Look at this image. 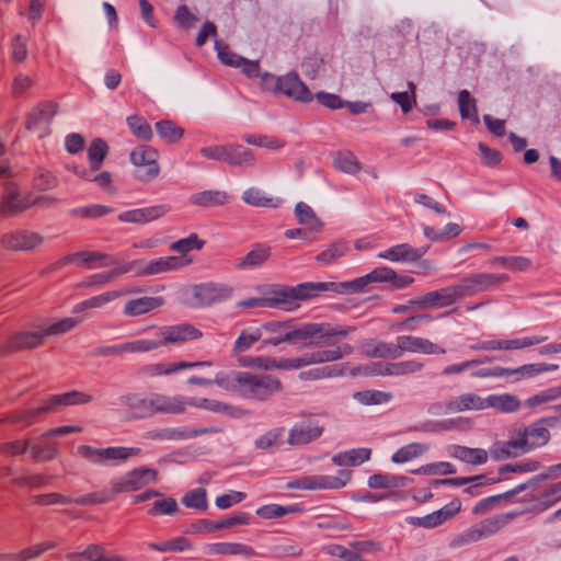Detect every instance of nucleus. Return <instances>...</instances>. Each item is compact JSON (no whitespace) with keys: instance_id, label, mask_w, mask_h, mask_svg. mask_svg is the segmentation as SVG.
<instances>
[{"instance_id":"24","label":"nucleus","mask_w":561,"mask_h":561,"mask_svg":"<svg viewBox=\"0 0 561 561\" xmlns=\"http://www.w3.org/2000/svg\"><path fill=\"white\" fill-rule=\"evenodd\" d=\"M461 504L459 501H453L442 510L423 517L420 524L425 527H435L445 520L451 518L460 511Z\"/></svg>"},{"instance_id":"25","label":"nucleus","mask_w":561,"mask_h":561,"mask_svg":"<svg viewBox=\"0 0 561 561\" xmlns=\"http://www.w3.org/2000/svg\"><path fill=\"white\" fill-rule=\"evenodd\" d=\"M201 336L198 330L190 325H179L167 329L163 332L164 343H178L195 340Z\"/></svg>"},{"instance_id":"61","label":"nucleus","mask_w":561,"mask_h":561,"mask_svg":"<svg viewBox=\"0 0 561 561\" xmlns=\"http://www.w3.org/2000/svg\"><path fill=\"white\" fill-rule=\"evenodd\" d=\"M483 121L488 127V129L496 135V136H504L505 135V121L493 118L490 115H485L483 117Z\"/></svg>"},{"instance_id":"32","label":"nucleus","mask_w":561,"mask_h":561,"mask_svg":"<svg viewBox=\"0 0 561 561\" xmlns=\"http://www.w3.org/2000/svg\"><path fill=\"white\" fill-rule=\"evenodd\" d=\"M263 340L262 328H249L240 334L234 343V348L238 352L249 350L257 341Z\"/></svg>"},{"instance_id":"50","label":"nucleus","mask_w":561,"mask_h":561,"mask_svg":"<svg viewBox=\"0 0 561 561\" xmlns=\"http://www.w3.org/2000/svg\"><path fill=\"white\" fill-rule=\"evenodd\" d=\"M240 362L245 367H256L265 370L283 367V365H278L274 359L263 357H244Z\"/></svg>"},{"instance_id":"44","label":"nucleus","mask_w":561,"mask_h":561,"mask_svg":"<svg viewBox=\"0 0 561 561\" xmlns=\"http://www.w3.org/2000/svg\"><path fill=\"white\" fill-rule=\"evenodd\" d=\"M187 367H207L209 368V364H187V363H171V364H158L152 366L153 375H168L175 373L180 369Z\"/></svg>"},{"instance_id":"20","label":"nucleus","mask_w":561,"mask_h":561,"mask_svg":"<svg viewBox=\"0 0 561 561\" xmlns=\"http://www.w3.org/2000/svg\"><path fill=\"white\" fill-rule=\"evenodd\" d=\"M163 305L160 297H141L133 299L125 305L124 311L128 316H140Z\"/></svg>"},{"instance_id":"17","label":"nucleus","mask_w":561,"mask_h":561,"mask_svg":"<svg viewBox=\"0 0 561 561\" xmlns=\"http://www.w3.org/2000/svg\"><path fill=\"white\" fill-rule=\"evenodd\" d=\"M46 335L41 331H24L16 333L10 340L13 350H31L44 343Z\"/></svg>"},{"instance_id":"60","label":"nucleus","mask_w":561,"mask_h":561,"mask_svg":"<svg viewBox=\"0 0 561 561\" xmlns=\"http://www.w3.org/2000/svg\"><path fill=\"white\" fill-rule=\"evenodd\" d=\"M316 98L321 104L330 108H341L344 106V103L336 94L319 92Z\"/></svg>"},{"instance_id":"64","label":"nucleus","mask_w":561,"mask_h":561,"mask_svg":"<svg viewBox=\"0 0 561 561\" xmlns=\"http://www.w3.org/2000/svg\"><path fill=\"white\" fill-rule=\"evenodd\" d=\"M322 66V60L316 56L308 57L302 62V68L307 76L314 78Z\"/></svg>"},{"instance_id":"53","label":"nucleus","mask_w":561,"mask_h":561,"mask_svg":"<svg viewBox=\"0 0 561 561\" xmlns=\"http://www.w3.org/2000/svg\"><path fill=\"white\" fill-rule=\"evenodd\" d=\"M270 252L264 248H256L249 252L247 256L243 259V265H259L267 260Z\"/></svg>"},{"instance_id":"34","label":"nucleus","mask_w":561,"mask_h":561,"mask_svg":"<svg viewBox=\"0 0 561 561\" xmlns=\"http://www.w3.org/2000/svg\"><path fill=\"white\" fill-rule=\"evenodd\" d=\"M108 147L105 141L101 139H94L88 148V157L93 170H98L101 162L107 154Z\"/></svg>"},{"instance_id":"6","label":"nucleus","mask_w":561,"mask_h":561,"mask_svg":"<svg viewBox=\"0 0 561 561\" xmlns=\"http://www.w3.org/2000/svg\"><path fill=\"white\" fill-rule=\"evenodd\" d=\"M545 423L546 421L535 423L516 438L510 440L508 446L520 450L543 446L550 438Z\"/></svg>"},{"instance_id":"45","label":"nucleus","mask_w":561,"mask_h":561,"mask_svg":"<svg viewBox=\"0 0 561 561\" xmlns=\"http://www.w3.org/2000/svg\"><path fill=\"white\" fill-rule=\"evenodd\" d=\"M391 99L398 103L404 113H408L415 105V87L410 83V92L392 93Z\"/></svg>"},{"instance_id":"11","label":"nucleus","mask_w":561,"mask_h":561,"mask_svg":"<svg viewBox=\"0 0 561 561\" xmlns=\"http://www.w3.org/2000/svg\"><path fill=\"white\" fill-rule=\"evenodd\" d=\"M507 280L508 276L506 274L484 273L465 279L461 284V287L466 291V295H468L506 283Z\"/></svg>"},{"instance_id":"47","label":"nucleus","mask_w":561,"mask_h":561,"mask_svg":"<svg viewBox=\"0 0 561 561\" xmlns=\"http://www.w3.org/2000/svg\"><path fill=\"white\" fill-rule=\"evenodd\" d=\"M128 125L133 133L140 139H149L151 136V129L147 122L138 116H131L128 118Z\"/></svg>"},{"instance_id":"7","label":"nucleus","mask_w":561,"mask_h":561,"mask_svg":"<svg viewBox=\"0 0 561 561\" xmlns=\"http://www.w3.org/2000/svg\"><path fill=\"white\" fill-rule=\"evenodd\" d=\"M38 202V198L32 194L10 186L2 198L0 213L3 215H13L37 204Z\"/></svg>"},{"instance_id":"14","label":"nucleus","mask_w":561,"mask_h":561,"mask_svg":"<svg viewBox=\"0 0 561 561\" xmlns=\"http://www.w3.org/2000/svg\"><path fill=\"white\" fill-rule=\"evenodd\" d=\"M238 382L241 385V387L251 392L252 394L256 397H264L267 394V390L278 389L279 383L278 381L274 380H257L254 377H252L250 374L242 373L239 374L237 377Z\"/></svg>"},{"instance_id":"1","label":"nucleus","mask_w":561,"mask_h":561,"mask_svg":"<svg viewBox=\"0 0 561 561\" xmlns=\"http://www.w3.org/2000/svg\"><path fill=\"white\" fill-rule=\"evenodd\" d=\"M348 334L342 329L329 323H307L285 333L286 341L318 345L322 350L312 355L310 362L321 363L335 360L350 352V346L342 343Z\"/></svg>"},{"instance_id":"18","label":"nucleus","mask_w":561,"mask_h":561,"mask_svg":"<svg viewBox=\"0 0 561 561\" xmlns=\"http://www.w3.org/2000/svg\"><path fill=\"white\" fill-rule=\"evenodd\" d=\"M243 201L255 207H277L279 199L259 187H249L243 193Z\"/></svg>"},{"instance_id":"52","label":"nucleus","mask_w":561,"mask_h":561,"mask_svg":"<svg viewBox=\"0 0 561 561\" xmlns=\"http://www.w3.org/2000/svg\"><path fill=\"white\" fill-rule=\"evenodd\" d=\"M102 549L96 546H91L82 552L70 554L71 561H100Z\"/></svg>"},{"instance_id":"28","label":"nucleus","mask_w":561,"mask_h":561,"mask_svg":"<svg viewBox=\"0 0 561 561\" xmlns=\"http://www.w3.org/2000/svg\"><path fill=\"white\" fill-rule=\"evenodd\" d=\"M491 407L501 412H515L520 407V401L517 397L512 394H495L486 399V408Z\"/></svg>"},{"instance_id":"9","label":"nucleus","mask_w":561,"mask_h":561,"mask_svg":"<svg viewBox=\"0 0 561 561\" xmlns=\"http://www.w3.org/2000/svg\"><path fill=\"white\" fill-rule=\"evenodd\" d=\"M1 243L9 250L30 251L38 248L43 243V238L36 232L19 231L4 234Z\"/></svg>"},{"instance_id":"57","label":"nucleus","mask_w":561,"mask_h":561,"mask_svg":"<svg viewBox=\"0 0 561 561\" xmlns=\"http://www.w3.org/2000/svg\"><path fill=\"white\" fill-rule=\"evenodd\" d=\"M244 499V494L242 492H230L229 494L221 495L217 497L216 505L219 508H229L230 506L241 502Z\"/></svg>"},{"instance_id":"19","label":"nucleus","mask_w":561,"mask_h":561,"mask_svg":"<svg viewBox=\"0 0 561 561\" xmlns=\"http://www.w3.org/2000/svg\"><path fill=\"white\" fill-rule=\"evenodd\" d=\"M192 204L201 207L222 206L229 202V195L224 191H204L190 197Z\"/></svg>"},{"instance_id":"26","label":"nucleus","mask_w":561,"mask_h":561,"mask_svg":"<svg viewBox=\"0 0 561 561\" xmlns=\"http://www.w3.org/2000/svg\"><path fill=\"white\" fill-rule=\"evenodd\" d=\"M458 105L462 118L470 119L476 125L479 124L477 101L467 90L459 93Z\"/></svg>"},{"instance_id":"55","label":"nucleus","mask_w":561,"mask_h":561,"mask_svg":"<svg viewBox=\"0 0 561 561\" xmlns=\"http://www.w3.org/2000/svg\"><path fill=\"white\" fill-rule=\"evenodd\" d=\"M460 410H480L486 408V400H482L476 396H465L458 402Z\"/></svg>"},{"instance_id":"58","label":"nucleus","mask_w":561,"mask_h":561,"mask_svg":"<svg viewBox=\"0 0 561 561\" xmlns=\"http://www.w3.org/2000/svg\"><path fill=\"white\" fill-rule=\"evenodd\" d=\"M538 343V341H535L533 339H516V340H505L502 342H499L497 347L502 350H518L531 346L534 344Z\"/></svg>"},{"instance_id":"10","label":"nucleus","mask_w":561,"mask_h":561,"mask_svg":"<svg viewBox=\"0 0 561 561\" xmlns=\"http://www.w3.org/2000/svg\"><path fill=\"white\" fill-rule=\"evenodd\" d=\"M157 473L150 469H138L129 472L124 479L115 483L113 490L115 493L125 492L129 490H137L154 482Z\"/></svg>"},{"instance_id":"56","label":"nucleus","mask_w":561,"mask_h":561,"mask_svg":"<svg viewBox=\"0 0 561 561\" xmlns=\"http://www.w3.org/2000/svg\"><path fill=\"white\" fill-rule=\"evenodd\" d=\"M355 399L363 404H379L387 401L388 397L380 392L364 391L356 393Z\"/></svg>"},{"instance_id":"15","label":"nucleus","mask_w":561,"mask_h":561,"mask_svg":"<svg viewBox=\"0 0 561 561\" xmlns=\"http://www.w3.org/2000/svg\"><path fill=\"white\" fill-rule=\"evenodd\" d=\"M146 410L165 413H182L185 411L186 403L178 397H156L151 400L141 402Z\"/></svg>"},{"instance_id":"54","label":"nucleus","mask_w":561,"mask_h":561,"mask_svg":"<svg viewBox=\"0 0 561 561\" xmlns=\"http://www.w3.org/2000/svg\"><path fill=\"white\" fill-rule=\"evenodd\" d=\"M422 453V447L419 445H410L401 448L393 456V460L396 462H405L415 457H417Z\"/></svg>"},{"instance_id":"40","label":"nucleus","mask_w":561,"mask_h":561,"mask_svg":"<svg viewBox=\"0 0 561 561\" xmlns=\"http://www.w3.org/2000/svg\"><path fill=\"white\" fill-rule=\"evenodd\" d=\"M159 135L168 141H178L183 137L184 130L170 121H163L157 124Z\"/></svg>"},{"instance_id":"2","label":"nucleus","mask_w":561,"mask_h":561,"mask_svg":"<svg viewBox=\"0 0 561 561\" xmlns=\"http://www.w3.org/2000/svg\"><path fill=\"white\" fill-rule=\"evenodd\" d=\"M322 286L300 285L295 288L278 286H264L259 288V295L238 302L241 308H294L298 301L306 300L313 296L317 289Z\"/></svg>"},{"instance_id":"16","label":"nucleus","mask_w":561,"mask_h":561,"mask_svg":"<svg viewBox=\"0 0 561 561\" xmlns=\"http://www.w3.org/2000/svg\"><path fill=\"white\" fill-rule=\"evenodd\" d=\"M190 260L185 256H164L150 262L145 268V274H159L188 265Z\"/></svg>"},{"instance_id":"12","label":"nucleus","mask_w":561,"mask_h":561,"mask_svg":"<svg viewBox=\"0 0 561 561\" xmlns=\"http://www.w3.org/2000/svg\"><path fill=\"white\" fill-rule=\"evenodd\" d=\"M79 453L95 463H104L112 460L126 459L129 456V451L125 448L93 449L88 446H82L79 448Z\"/></svg>"},{"instance_id":"3","label":"nucleus","mask_w":561,"mask_h":561,"mask_svg":"<svg viewBox=\"0 0 561 561\" xmlns=\"http://www.w3.org/2000/svg\"><path fill=\"white\" fill-rule=\"evenodd\" d=\"M261 83L265 89L280 91L298 101L308 102L312 100V94L309 89L293 73L280 79H276L270 73H264L261 76Z\"/></svg>"},{"instance_id":"59","label":"nucleus","mask_w":561,"mask_h":561,"mask_svg":"<svg viewBox=\"0 0 561 561\" xmlns=\"http://www.w3.org/2000/svg\"><path fill=\"white\" fill-rule=\"evenodd\" d=\"M282 436V430L273 428L265 432L257 440V444L263 448H270L276 445Z\"/></svg>"},{"instance_id":"42","label":"nucleus","mask_w":561,"mask_h":561,"mask_svg":"<svg viewBox=\"0 0 561 561\" xmlns=\"http://www.w3.org/2000/svg\"><path fill=\"white\" fill-rule=\"evenodd\" d=\"M183 503L185 506L196 510H206L207 508V494L203 489L193 490L186 493L183 499Z\"/></svg>"},{"instance_id":"27","label":"nucleus","mask_w":561,"mask_h":561,"mask_svg":"<svg viewBox=\"0 0 561 561\" xmlns=\"http://www.w3.org/2000/svg\"><path fill=\"white\" fill-rule=\"evenodd\" d=\"M263 332V341L267 344L277 345L287 342L285 333L290 332L285 323L270 322L261 327Z\"/></svg>"},{"instance_id":"35","label":"nucleus","mask_w":561,"mask_h":561,"mask_svg":"<svg viewBox=\"0 0 561 561\" xmlns=\"http://www.w3.org/2000/svg\"><path fill=\"white\" fill-rule=\"evenodd\" d=\"M204 242L199 240L196 236H191L186 239H182L171 245V249L175 252H179V256H185L192 262V257L190 256V252L194 250H201Z\"/></svg>"},{"instance_id":"46","label":"nucleus","mask_w":561,"mask_h":561,"mask_svg":"<svg viewBox=\"0 0 561 561\" xmlns=\"http://www.w3.org/2000/svg\"><path fill=\"white\" fill-rule=\"evenodd\" d=\"M122 295L121 291L114 290V291H107L101 295H98L95 297H92L84 302H82L80 306H78L79 310H84L88 308H98L101 307L104 304L110 302L111 300L119 297Z\"/></svg>"},{"instance_id":"29","label":"nucleus","mask_w":561,"mask_h":561,"mask_svg":"<svg viewBox=\"0 0 561 561\" xmlns=\"http://www.w3.org/2000/svg\"><path fill=\"white\" fill-rule=\"evenodd\" d=\"M370 457V449L358 448L337 455L334 461L340 466H358Z\"/></svg>"},{"instance_id":"41","label":"nucleus","mask_w":561,"mask_h":561,"mask_svg":"<svg viewBox=\"0 0 561 561\" xmlns=\"http://www.w3.org/2000/svg\"><path fill=\"white\" fill-rule=\"evenodd\" d=\"M178 511V503L172 497H157L149 513L151 515H171Z\"/></svg>"},{"instance_id":"49","label":"nucleus","mask_w":561,"mask_h":561,"mask_svg":"<svg viewBox=\"0 0 561 561\" xmlns=\"http://www.w3.org/2000/svg\"><path fill=\"white\" fill-rule=\"evenodd\" d=\"M380 256L391 261H399L414 259L416 254L414 251L409 250L405 245H397L381 253Z\"/></svg>"},{"instance_id":"4","label":"nucleus","mask_w":561,"mask_h":561,"mask_svg":"<svg viewBox=\"0 0 561 561\" xmlns=\"http://www.w3.org/2000/svg\"><path fill=\"white\" fill-rule=\"evenodd\" d=\"M389 282L392 287H405L413 282V278L408 275H398L393 271L382 267L373 271L371 273L359 277L355 280L343 284V287L350 291H360L371 283Z\"/></svg>"},{"instance_id":"33","label":"nucleus","mask_w":561,"mask_h":561,"mask_svg":"<svg viewBox=\"0 0 561 561\" xmlns=\"http://www.w3.org/2000/svg\"><path fill=\"white\" fill-rule=\"evenodd\" d=\"M196 298L202 304H210L227 297V291L214 285H202L196 288Z\"/></svg>"},{"instance_id":"13","label":"nucleus","mask_w":561,"mask_h":561,"mask_svg":"<svg viewBox=\"0 0 561 561\" xmlns=\"http://www.w3.org/2000/svg\"><path fill=\"white\" fill-rule=\"evenodd\" d=\"M162 206H152L140 209H129L119 214L118 219L128 224H146L156 220L164 215Z\"/></svg>"},{"instance_id":"21","label":"nucleus","mask_w":561,"mask_h":561,"mask_svg":"<svg viewBox=\"0 0 561 561\" xmlns=\"http://www.w3.org/2000/svg\"><path fill=\"white\" fill-rule=\"evenodd\" d=\"M322 427L313 424H305L294 428L288 436L289 445H304L318 438L322 434Z\"/></svg>"},{"instance_id":"48","label":"nucleus","mask_w":561,"mask_h":561,"mask_svg":"<svg viewBox=\"0 0 561 561\" xmlns=\"http://www.w3.org/2000/svg\"><path fill=\"white\" fill-rule=\"evenodd\" d=\"M203 157L211 160L226 162L228 157V146L226 145H211L201 149Z\"/></svg>"},{"instance_id":"5","label":"nucleus","mask_w":561,"mask_h":561,"mask_svg":"<svg viewBox=\"0 0 561 561\" xmlns=\"http://www.w3.org/2000/svg\"><path fill=\"white\" fill-rule=\"evenodd\" d=\"M466 296L461 284L427 295L423 300L412 304L413 310L439 309L455 304Z\"/></svg>"},{"instance_id":"62","label":"nucleus","mask_w":561,"mask_h":561,"mask_svg":"<svg viewBox=\"0 0 561 561\" xmlns=\"http://www.w3.org/2000/svg\"><path fill=\"white\" fill-rule=\"evenodd\" d=\"M65 146L68 152L77 153L83 149L84 140L78 134H71L66 137Z\"/></svg>"},{"instance_id":"30","label":"nucleus","mask_w":561,"mask_h":561,"mask_svg":"<svg viewBox=\"0 0 561 561\" xmlns=\"http://www.w3.org/2000/svg\"><path fill=\"white\" fill-rule=\"evenodd\" d=\"M493 265L503 266L514 272H525L531 266V260L526 256H500L492 260Z\"/></svg>"},{"instance_id":"51","label":"nucleus","mask_w":561,"mask_h":561,"mask_svg":"<svg viewBox=\"0 0 561 561\" xmlns=\"http://www.w3.org/2000/svg\"><path fill=\"white\" fill-rule=\"evenodd\" d=\"M174 19L175 22L184 28H191L197 22V18L185 5H182L176 10Z\"/></svg>"},{"instance_id":"63","label":"nucleus","mask_w":561,"mask_h":561,"mask_svg":"<svg viewBox=\"0 0 561 561\" xmlns=\"http://www.w3.org/2000/svg\"><path fill=\"white\" fill-rule=\"evenodd\" d=\"M216 35V25L211 22H206L203 24L202 28L199 30L197 37H196V44L198 46H202L206 43L208 37H214Z\"/></svg>"},{"instance_id":"37","label":"nucleus","mask_w":561,"mask_h":561,"mask_svg":"<svg viewBox=\"0 0 561 561\" xmlns=\"http://www.w3.org/2000/svg\"><path fill=\"white\" fill-rule=\"evenodd\" d=\"M456 457L471 465H480L486 461L488 454L483 449L459 447L456 449Z\"/></svg>"},{"instance_id":"23","label":"nucleus","mask_w":561,"mask_h":561,"mask_svg":"<svg viewBox=\"0 0 561 561\" xmlns=\"http://www.w3.org/2000/svg\"><path fill=\"white\" fill-rule=\"evenodd\" d=\"M348 479L350 474L347 472H342L337 477L306 479L301 481V486L305 489H336L345 485Z\"/></svg>"},{"instance_id":"43","label":"nucleus","mask_w":561,"mask_h":561,"mask_svg":"<svg viewBox=\"0 0 561 561\" xmlns=\"http://www.w3.org/2000/svg\"><path fill=\"white\" fill-rule=\"evenodd\" d=\"M216 50L219 59L228 66L239 67L242 62V57L233 53L224 42H216Z\"/></svg>"},{"instance_id":"39","label":"nucleus","mask_w":561,"mask_h":561,"mask_svg":"<svg viewBox=\"0 0 561 561\" xmlns=\"http://www.w3.org/2000/svg\"><path fill=\"white\" fill-rule=\"evenodd\" d=\"M245 140L250 145L263 147L270 150H277L284 146L280 139L271 135H252L248 136Z\"/></svg>"},{"instance_id":"36","label":"nucleus","mask_w":561,"mask_h":561,"mask_svg":"<svg viewBox=\"0 0 561 561\" xmlns=\"http://www.w3.org/2000/svg\"><path fill=\"white\" fill-rule=\"evenodd\" d=\"M78 324V320L75 318H64L54 321L44 328V334L47 336L65 334Z\"/></svg>"},{"instance_id":"22","label":"nucleus","mask_w":561,"mask_h":561,"mask_svg":"<svg viewBox=\"0 0 561 561\" xmlns=\"http://www.w3.org/2000/svg\"><path fill=\"white\" fill-rule=\"evenodd\" d=\"M210 554L221 556H254V550L251 547L237 543V542H215L208 546Z\"/></svg>"},{"instance_id":"8","label":"nucleus","mask_w":561,"mask_h":561,"mask_svg":"<svg viewBox=\"0 0 561 561\" xmlns=\"http://www.w3.org/2000/svg\"><path fill=\"white\" fill-rule=\"evenodd\" d=\"M131 161L139 169L138 176L144 181L156 178L159 173L158 153L148 147L136 148L131 152Z\"/></svg>"},{"instance_id":"38","label":"nucleus","mask_w":561,"mask_h":561,"mask_svg":"<svg viewBox=\"0 0 561 561\" xmlns=\"http://www.w3.org/2000/svg\"><path fill=\"white\" fill-rule=\"evenodd\" d=\"M335 167L344 173L354 174L359 171L360 165L351 152H342L334 160Z\"/></svg>"},{"instance_id":"31","label":"nucleus","mask_w":561,"mask_h":561,"mask_svg":"<svg viewBox=\"0 0 561 561\" xmlns=\"http://www.w3.org/2000/svg\"><path fill=\"white\" fill-rule=\"evenodd\" d=\"M226 162L233 165H249L254 162V156L243 146H228Z\"/></svg>"}]
</instances>
